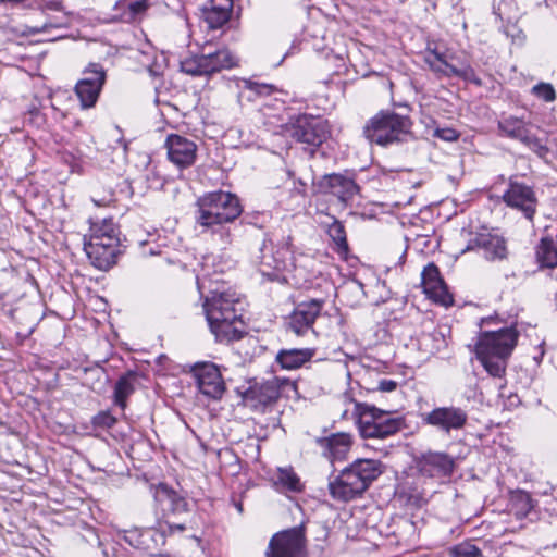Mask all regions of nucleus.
Returning a JSON list of instances; mask_svg holds the SVG:
<instances>
[{
	"label": "nucleus",
	"mask_w": 557,
	"mask_h": 557,
	"mask_svg": "<svg viewBox=\"0 0 557 557\" xmlns=\"http://www.w3.org/2000/svg\"><path fill=\"white\" fill-rule=\"evenodd\" d=\"M315 354L313 348L281 349L276 354L275 361L284 370H295L309 362Z\"/></svg>",
	"instance_id": "bb28decb"
},
{
	"label": "nucleus",
	"mask_w": 557,
	"mask_h": 557,
	"mask_svg": "<svg viewBox=\"0 0 557 557\" xmlns=\"http://www.w3.org/2000/svg\"><path fill=\"white\" fill-rule=\"evenodd\" d=\"M476 358L481 361L484 369L495 377H500L506 370V360L508 357L476 355Z\"/></svg>",
	"instance_id": "e433bc0d"
},
{
	"label": "nucleus",
	"mask_w": 557,
	"mask_h": 557,
	"mask_svg": "<svg viewBox=\"0 0 557 557\" xmlns=\"http://www.w3.org/2000/svg\"><path fill=\"white\" fill-rule=\"evenodd\" d=\"M545 4L550 10L552 15L557 18V0H545Z\"/></svg>",
	"instance_id": "4d7b16f0"
},
{
	"label": "nucleus",
	"mask_w": 557,
	"mask_h": 557,
	"mask_svg": "<svg viewBox=\"0 0 557 557\" xmlns=\"http://www.w3.org/2000/svg\"><path fill=\"white\" fill-rule=\"evenodd\" d=\"M433 136L444 141L453 143L458 140L460 134L455 128L451 127H437L434 129Z\"/></svg>",
	"instance_id": "09e8293b"
},
{
	"label": "nucleus",
	"mask_w": 557,
	"mask_h": 557,
	"mask_svg": "<svg viewBox=\"0 0 557 557\" xmlns=\"http://www.w3.org/2000/svg\"><path fill=\"white\" fill-rule=\"evenodd\" d=\"M423 424L430 425L442 433L450 434L462 430L468 422V413L460 407H436L430 412L422 413Z\"/></svg>",
	"instance_id": "f3484780"
},
{
	"label": "nucleus",
	"mask_w": 557,
	"mask_h": 557,
	"mask_svg": "<svg viewBox=\"0 0 557 557\" xmlns=\"http://www.w3.org/2000/svg\"><path fill=\"white\" fill-rule=\"evenodd\" d=\"M274 485L277 491H287L292 493H300L304 490L300 478L292 467L277 469Z\"/></svg>",
	"instance_id": "7c9ffc66"
},
{
	"label": "nucleus",
	"mask_w": 557,
	"mask_h": 557,
	"mask_svg": "<svg viewBox=\"0 0 557 557\" xmlns=\"http://www.w3.org/2000/svg\"><path fill=\"white\" fill-rule=\"evenodd\" d=\"M38 4L42 10L59 12L64 10L62 0H38Z\"/></svg>",
	"instance_id": "3c124183"
},
{
	"label": "nucleus",
	"mask_w": 557,
	"mask_h": 557,
	"mask_svg": "<svg viewBox=\"0 0 557 557\" xmlns=\"http://www.w3.org/2000/svg\"><path fill=\"white\" fill-rule=\"evenodd\" d=\"M421 284L424 293L435 302L445 307L454 304L453 295L448 292L440 269L434 262L428 263L422 270Z\"/></svg>",
	"instance_id": "aec40b11"
},
{
	"label": "nucleus",
	"mask_w": 557,
	"mask_h": 557,
	"mask_svg": "<svg viewBox=\"0 0 557 557\" xmlns=\"http://www.w3.org/2000/svg\"><path fill=\"white\" fill-rule=\"evenodd\" d=\"M265 557H308L304 525L294 527L272 535Z\"/></svg>",
	"instance_id": "6e6552de"
},
{
	"label": "nucleus",
	"mask_w": 557,
	"mask_h": 557,
	"mask_svg": "<svg viewBox=\"0 0 557 557\" xmlns=\"http://www.w3.org/2000/svg\"><path fill=\"white\" fill-rule=\"evenodd\" d=\"M242 304L238 294L231 286L211 281V329L218 320L239 321Z\"/></svg>",
	"instance_id": "1a4fd4ad"
},
{
	"label": "nucleus",
	"mask_w": 557,
	"mask_h": 557,
	"mask_svg": "<svg viewBox=\"0 0 557 557\" xmlns=\"http://www.w3.org/2000/svg\"><path fill=\"white\" fill-rule=\"evenodd\" d=\"M244 87L259 96H270L276 90L275 86L271 84L252 82L251 79H244Z\"/></svg>",
	"instance_id": "49530a36"
},
{
	"label": "nucleus",
	"mask_w": 557,
	"mask_h": 557,
	"mask_svg": "<svg viewBox=\"0 0 557 557\" xmlns=\"http://www.w3.org/2000/svg\"><path fill=\"white\" fill-rule=\"evenodd\" d=\"M237 59L228 49H221L211 52V75L222 70H228L237 66Z\"/></svg>",
	"instance_id": "c9c22d12"
},
{
	"label": "nucleus",
	"mask_w": 557,
	"mask_h": 557,
	"mask_svg": "<svg viewBox=\"0 0 557 557\" xmlns=\"http://www.w3.org/2000/svg\"><path fill=\"white\" fill-rule=\"evenodd\" d=\"M397 385L396 381L384 379L379 382L377 388L381 392H393L397 388Z\"/></svg>",
	"instance_id": "864d4df0"
},
{
	"label": "nucleus",
	"mask_w": 557,
	"mask_h": 557,
	"mask_svg": "<svg viewBox=\"0 0 557 557\" xmlns=\"http://www.w3.org/2000/svg\"><path fill=\"white\" fill-rule=\"evenodd\" d=\"M424 62L437 78L458 77L467 83L482 86L483 82L475 73L468 61L460 60L449 51L428 48L424 54Z\"/></svg>",
	"instance_id": "423d86ee"
},
{
	"label": "nucleus",
	"mask_w": 557,
	"mask_h": 557,
	"mask_svg": "<svg viewBox=\"0 0 557 557\" xmlns=\"http://www.w3.org/2000/svg\"><path fill=\"white\" fill-rule=\"evenodd\" d=\"M139 376L137 371L128 370L115 382L113 404L122 411L126 409L128 398L135 393V384L138 382Z\"/></svg>",
	"instance_id": "a878e982"
},
{
	"label": "nucleus",
	"mask_w": 557,
	"mask_h": 557,
	"mask_svg": "<svg viewBox=\"0 0 557 557\" xmlns=\"http://www.w3.org/2000/svg\"><path fill=\"white\" fill-rule=\"evenodd\" d=\"M498 129L504 136L519 140L541 158L546 157L549 152L543 139L531 134L529 123L523 119L513 115L503 116L498 121Z\"/></svg>",
	"instance_id": "4468645a"
},
{
	"label": "nucleus",
	"mask_w": 557,
	"mask_h": 557,
	"mask_svg": "<svg viewBox=\"0 0 557 557\" xmlns=\"http://www.w3.org/2000/svg\"><path fill=\"white\" fill-rule=\"evenodd\" d=\"M117 422V418L114 417L110 410L99 411L91 418V424L95 429L109 430L113 428Z\"/></svg>",
	"instance_id": "37998d69"
},
{
	"label": "nucleus",
	"mask_w": 557,
	"mask_h": 557,
	"mask_svg": "<svg viewBox=\"0 0 557 557\" xmlns=\"http://www.w3.org/2000/svg\"><path fill=\"white\" fill-rule=\"evenodd\" d=\"M242 213L238 198L230 191H211V225L233 222Z\"/></svg>",
	"instance_id": "412c9836"
},
{
	"label": "nucleus",
	"mask_w": 557,
	"mask_h": 557,
	"mask_svg": "<svg viewBox=\"0 0 557 557\" xmlns=\"http://www.w3.org/2000/svg\"><path fill=\"white\" fill-rule=\"evenodd\" d=\"M326 232L334 244L333 249L339 255L347 253L349 247L343 223L334 219Z\"/></svg>",
	"instance_id": "f704fd0d"
},
{
	"label": "nucleus",
	"mask_w": 557,
	"mask_h": 557,
	"mask_svg": "<svg viewBox=\"0 0 557 557\" xmlns=\"http://www.w3.org/2000/svg\"><path fill=\"white\" fill-rule=\"evenodd\" d=\"M145 529L134 528L131 530H125L123 539L126 543H128L132 547L139 549L140 543L143 540Z\"/></svg>",
	"instance_id": "de8ad7c7"
},
{
	"label": "nucleus",
	"mask_w": 557,
	"mask_h": 557,
	"mask_svg": "<svg viewBox=\"0 0 557 557\" xmlns=\"http://www.w3.org/2000/svg\"><path fill=\"white\" fill-rule=\"evenodd\" d=\"M313 188L317 194L335 196L344 205L351 202L360 191L352 171L324 174L318 182H313Z\"/></svg>",
	"instance_id": "f8f14e48"
},
{
	"label": "nucleus",
	"mask_w": 557,
	"mask_h": 557,
	"mask_svg": "<svg viewBox=\"0 0 557 557\" xmlns=\"http://www.w3.org/2000/svg\"><path fill=\"white\" fill-rule=\"evenodd\" d=\"M120 237V230L112 219H103L101 222H91L89 235H101Z\"/></svg>",
	"instance_id": "ea45409f"
},
{
	"label": "nucleus",
	"mask_w": 557,
	"mask_h": 557,
	"mask_svg": "<svg viewBox=\"0 0 557 557\" xmlns=\"http://www.w3.org/2000/svg\"><path fill=\"white\" fill-rule=\"evenodd\" d=\"M249 386L242 393L244 403L253 410L265 412L282 397L297 394V383L287 377L274 376L271 380L248 382Z\"/></svg>",
	"instance_id": "20e7f679"
},
{
	"label": "nucleus",
	"mask_w": 557,
	"mask_h": 557,
	"mask_svg": "<svg viewBox=\"0 0 557 557\" xmlns=\"http://www.w3.org/2000/svg\"><path fill=\"white\" fill-rule=\"evenodd\" d=\"M227 369L211 362V399H220L226 391L223 372Z\"/></svg>",
	"instance_id": "4c0bfd02"
},
{
	"label": "nucleus",
	"mask_w": 557,
	"mask_h": 557,
	"mask_svg": "<svg viewBox=\"0 0 557 557\" xmlns=\"http://www.w3.org/2000/svg\"><path fill=\"white\" fill-rule=\"evenodd\" d=\"M214 172L219 174V177H216V180H221V183H222V184H224V183L222 182V178H223V176H224V172H223L220 168H215V169H214Z\"/></svg>",
	"instance_id": "0e129e2a"
},
{
	"label": "nucleus",
	"mask_w": 557,
	"mask_h": 557,
	"mask_svg": "<svg viewBox=\"0 0 557 557\" xmlns=\"http://www.w3.org/2000/svg\"><path fill=\"white\" fill-rule=\"evenodd\" d=\"M242 321H228V320H218L213 322V329H211V333L214 334L215 341L222 344H231L235 341L242 339L247 332L244 327L236 326V323Z\"/></svg>",
	"instance_id": "cd10ccee"
},
{
	"label": "nucleus",
	"mask_w": 557,
	"mask_h": 557,
	"mask_svg": "<svg viewBox=\"0 0 557 557\" xmlns=\"http://www.w3.org/2000/svg\"><path fill=\"white\" fill-rule=\"evenodd\" d=\"M182 72L193 75H209V55H190L180 62Z\"/></svg>",
	"instance_id": "72a5a7b5"
},
{
	"label": "nucleus",
	"mask_w": 557,
	"mask_h": 557,
	"mask_svg": "<svg viewBox=\"0 0 557 557\" xmlns=\"http://www.w3.org/2000/svg\"><path fill=\"white\" fill-rule=\"evenodd\" d=\"M186 529L184 523H166V533L172 534L174 531H184Z\"/></svg>",
	"instance_id": "6e6d98bb"
},
{
	"label": "nucleus",
	"mask_w": 557,
	"mask_h": 557,
	"mask_svg": "<svg viewBox=\"0 0 557 557\" xmlns=\"http://www.w3.org/2000/svg\"><path fill=\"white\" fill-rule=\"evenodd\" d=\"M404 496L406 497V502L408 505H412L416 507H421L425 500L421 493H406L404 492Z\"/></svg>",
	"instance_id": "603ef678"
},
{
	"label": "nucleus",
	"mask_w": 557,
	"mask_h": 557,
	"mask_svg": "<svg viewBox=\"0 0 557 557\" xmlns=\"http://www.w3.org/2000/svg\"><path fill=\"white\" fill-rule=\"evenodd\" d=\"M357 423L363 438H386L401 430L404 420L373 405L357 403Z\"/></svg>",
	"instance_id": "39448f33"
},
{
	"label": "nucleus",
	"mask_w": 557,
	"mask_h": 557,
	"mask_svg": "<svg viewBox=\"0 0 557 557\" xmlns=\"http://www.w3.org/2000/svg\"><path fill=\"white\" fill-rule=\"evenodd\" d=\"M298 184H299L298 186H295L294 191L297 193L298 195L305 197L306 196V184L301 180L298 181Z\"/></svg>",
	"instance_id": "13d9d810"
},
{
	"label": "nucleus",
	"mask_w": 557,
	"mask_h": 557,
	"mask_svg": "<svg viewBox=\"0 0 557 557\" xmlns=\"http://www.w3.org/2000/svg\"><path fill=\"white\" fill-rule=\"evenodd\" d=\"M418 471L421 475L432 479L448 478L455 469V460L447 453L426 451L417 460Z\"/></svg>",
	"instance_id": "6ab92c4d"
},
{
	"label": "nucleus",
	"mask_w": 557,
	"mask_h": 557,
	"mask_svg": "<svg viewBox=\"0 0 557 557\" xmlns=\"http://www.w3.org/2000/svg\"><path fill=\"white\" fill-rule=\"evenodd\" d=\"M165 529H145L139 550H143L144 553L151 556L162 555L161 548L165 544Z\"/></svg>",
	"instance_id": "c756f323"
},
{
	"label": "nucleus",
	"mask_w": 557,
	"mask_h": 557,
	"mask_svg": "<svg viewBox=\"0 0 557 557\" xmlns=\"http://www.w3.org/2000/svg\"><path fill=\"white\" fill-rule=\"evenodd\" d=\"M21 313V310L20 309H15L12 311V315L14 319H18L20 317H17L16 314H20Z\"/></svg>",
	"instance_id": "774afa93"
},
{
	"label": "nucleus",
	"mask_w": 557,
	"mask_h": 557,
	"mask_svg": "<svg viewBox=\"0 0 557 557\" xmlns=\"http://www.w3.org/2000/svg\"><path fill=\"white\" fill-rule=\"evenodd\" d=\"M259 271L263 277L281 284L288 283L289 275L299 283L296 272V258L290 235L283 236L276 243L264 238L260 246Z\"/></svg>",
	"instance_id": "7ed1b4c3"
},
{
	"label": "nucleus",
	"mask_w": 557,
	"mask_h": 557,
	"mask_svg": "<svg viewBox=\"0 0 557 557\" xmlns=\"http://www.w3.org/2000/svg\"><path fill=\"white\" fill-rule=\"evenodd\" d=\"M202 12H203V21L209 24V10L206 7H203Z\"/></svg>",
	"instance_id": "e2e57ef3"
},
{
	"label": "nucleus",
	"mask_w": 557,
	"mask_h": 557,
	"mask_svg": "<svg viewBox=\"0 0 557 557\" xmlns=\"http://www.w3.org/2000/svg\"><path fill=\"white\" fill-rule=\"evenodd\" d=\"M315 443L321 448L322 455L331 462H334L336 460H344L347 457L354 440L350 433L339 432L318 437Z\"/></svg>",
	"instance_id": "5701e85b"
},
{
	"label": "nucleus",
	"mask_w": 557,
	"mask_h": 557,
	"mask_svg": "<svg viewBox=\"0 0 557 557\" xmlns=\"http://www.w3.org/2000/svg\"><path fill=\"white\" fill-rule=\"evenodd\" d=\"M536 259L542 268L557 267V248L550 237H543L536 248Z\"/></svg>",
	"instance_id": "473e14b6"
},
{
	"label": "nucleus",
	"mask_w": 557,
	"mask_h": 557,
	"mask_svg": "<svg viewBox=\"0 0 557 557\" xmlns=\"http://www.w3.org/2000/svg\"><path fill=\"white\" fill-rule=\"evenodd\" d=\"M125 7H126V2L124 0H119L114 4V10L119 11L120 9L125 8Z\"/></svg>",
	"instance_id": "052dcab7"
},
{
	"label": "nucleus",
	"mask_w": 557,
	"mask_h": 557,
	"mask_svg": "<svg viewBox=\"0 0 557 557\" xmlns=\"http://www.w3.org/2000/svg\"><path fill=\"white\" fill-rule=\"evenodd\" d=\"M37 325V317H35L33 319V321L30 322L26 333L24 334L25 337L29 336L34 331H35V327Z\"/></svg>",
	"instance_id": "bf43d9fd"
},
{
	"label": "nucleus",
	"mask_w": 557,
	"mask_h": 557,
	"mask_svg": "<svg viewBox=\"0 0 557 557\" xmlns=\"http://www.w3.org/2000/svg\"><path fill=\"white\" fill-rule=\"evenodd\" d=\"M405 257H406V250L401 253V256L399 257V261H398V264H403L405 262Z\"/></svg>",
	"instance_id": "338daca9"
},
{
	"label": "nucleus",
	"mask_w": 557,
	"mask_h": 557,
	"mask_svg": "<svg viewBox=\"0 0 557 557\" xmlns=\"http://www.w3.org/2000/svg\"><path fill=\"white\" fill-rule=\"evenodd\" d=\"M165 147L171 162L180 168H187L195 162L197 146L194 141L177 134L166 137Z\"/></svg>",
	"instance_id": "4be33fe9"
},
{
	"label": "nucleus",
	"mask_w": 557,
	"mask_h": 557,
	"mask_svg": "<svg viewBox=\"0 0 557 557\" xmlns=\"http://www.w3.org/2000/svg\"><path fill=\"white\" fill-rule=\"evenodd\" d=\"M132 194L127 180L106 175L94 187L91 200L98 207H108L131 198Z\"/></svg>",
	"instance_id": "a211bd4d"
},
{
	"label": "nucleus",
	"mask_w": 557,
	"mask_h": 557,
	"mask_svg": "<svg viewBox=\"0 0 557 557\" xmlns=\"http://www.w3.org/2000/svg\"><path fill=\"white\" fill-rule=\"evenodd\" d=\"M509 512L517 519L521 520L527 518L534 509L535 502L531 494L517 490L510 493L509 498Z\"/></svg>",
	"instance_id": "c85d7f7f"
},
{
	"label": "nucleus",
	"mask_w": 557,
	"mask_h": 557,
	"mask_svg": "<svg viewBox=\"0 0 557 557\" xmlns=\"http://www.w3.org/2000/svg\"><path fill=\"white\" fill-rule=\"evenodd\" d=\"M154 498L164 512L180 515L189 510V504L186 498L165 483L158 484Z\"/></svg>",
	"instance_id": "393cba45"
},
{
	"label": "nucleus",
	"mask_w": 557,
	"mask_h": 557,
	"mask_svg": "<svg viewBox=\"0 0 557 557\" xmlns=\"http://www.w3.org/2000/svg\"><path fill=\"white\" fill-rule=\"evenodd\" d=\"M519 333L513 326L479 333L474 345L476 355L509 357L517 345Z\"/></svg>",
	"instance_id": "9b49d317"
},
{
	"label": "nucleus",
	"mask_w": 557,
	"mask_h": 557,
	"mask_svg": "<svg viewBox=\"0 0 557 557\" xmlns=\"http://www.w3.org/2000/svg\"><path fill=\"white\" fill-rule=\"evenodd\" d=\"M325 305L324 298H309L295 305L287 321L288 329L298 336L313 331V325Z\"/></svg>",
	"instance_id": "dca6fc26"
},
{
	"label": "nucleus",
	"mask_w": 557,
	"mask_h": 557,
	"mask_svg": "<svg viewBox=\"0 0 557 557\" xmlns=\"http://www.w3.org/2000/svg\"><path fill=\"white\" fill-rule=\"evenodd\" d=\"M196 284H197V289L200 294V299L202 300L203 315H205L207 323L209 324V296H205L203 284L201 283V278L199 276H196Z\"/></svg>",
	"instance_id": "8fccbe9b"
},
{
	"label": "nucleus",
	"mask_w": 557,
	"mask_h": 557,
	"mask_svg": "<svg viewBox=\"0 0 557 557\" xmlns=\"http://www.w3.org/2000/svg\"><path fill=\"white\" fill-rule=\"evenodd\" d=\"M450 557H482V550L472 542L463 541L449 549Z\"/></svg>",
	"instance_id": "a19ab883"
},
{
	"label": "nucleus",
	"mask_w": 557,
	"mask_h": 557,
	"mask_svg": "<svg viewBox=\"0 0 557 557\" xmlns=\"http://www.w3.org/2000/svg\"><path fill=\"white\" fill-rule=\"evenodd\" d=\"M494 320V317H485V318H482L481 319V322H480V325H483V324H486V323H490Z\"/></svg>",
	"instance_id": "680f3d73"
},
{
	"label": "nucleus",
	"mask_w": 557,
	"mask_h": 557,
	"mask_svg": "<svg viewBox=\"0 0 557 557\" xmlns=\"http://www.w3.org/2000/svg\"><path fill=\"white\" fill-rule=\"evenodd\" d=\"M107 79V73L99 63H90L84 71V77L75 85V94L84 109L95 107Z\"/></svg>",
	"instance_id": "2eb2a0df"
},
{
	"label": "nucleus",
	"mask_w": 557,
	"mask_h": 557,
	"mask_svg": "<svg viewBox=\"0 0 557 557\" xmlns=\"http://www.w3.org/2000/svg\"><path fill=\"white\" fill-rule=\"evenodd\" d=\"M61 158L65 163H67L72 168V170L75 165H77L75 157L70 152H62Z\"/></svg>",
	"instance_id": "5fc2aeb1"
},
{
	"label": "nucleus",
	"mask_w": 557,
	"mask_h": 557,
	"mask_svg": "<svg viewBox=\"0 0 557 557\" xmlns=\"http://www.w3.org/2000/svg\"><path fill=\"white\" fill-rule=\"evenodd\" d=\"M196 206L198 207L197 212L199 213L197 218V222L205 226H209V194H205L203 196L199 197Z\"/></svg>",
	"instance_id": "a18cd8bd"
},
{
	"label": "nucleus",
	"mask_w": 557,
	"mask_h": 557,
	"mask_svg": "<svg viewBox=\"0 0 557 557\" xmlns=\"http://www.w3.org/2000/svg\"><path fill=\"white\" fill-rule=\"evenodd\" d=\"M234 505H235L236 509L238 510V512L242 513L243 512L242 502H235Z\"/></svg>",
	"instance_id": "69168bd1"
},
{
	"label": "nucleus",
	"mask_w": 557,
	"mask_h": 557,
	"mask_svg": "<svg viewBox=\"0 0 557 557\" xmlns=\"http://www.w3.org/2000/svg\"><path fill=\"white\" fill-rule=\"evenodd\" d=\"M502 200L508 208L519 211L529 222L534 221L539 199L533 186L520 182L517 176H511Z\"/></svg>",
	"instance_id": "9d476101"
},
{
	"label": "nucleus",
	"mask_w": 557,
	"mask_h": 557,
	"mask_svg": "<svg viewBox=\"0 0 557 557\" xmlns=\"http://www.w3.org/2000/svg\"><path fill=\"white\" fill-rule=\"evenodd\" d=\"M481 249L486 260H504L507 257V245L504 237L493 234H478L467 249Z\"/></svg>",
	"instance_id": "b1692460"
},
{
	"label": "nucleus",
	"mask_w": 557,
	"mask_h": 557,
	"mask_svg": "<svg viewBox=\"0 0 557 557\" xmlns=\"http://www.w3.org/2000/svg\"><path fill=\"white\" fill-rule=\"evenodd\" d=\"M234 0H211V30L221 28L232 15Z\"/></svg>",
	"instance_id": "2f4dec72"
},
{
	"label": "nucleus",
	"mask_w": 557,
	"mask_h": 557,
	"mask_svg": "<svg viewBox=\"0 0 557 557\" xmlns=\"http://www.w3.org/2000/svg\"><path fill=\"white\" fill-rule=\"evenodd\" d=\"M84 250L96 269L108 271L116 264L117 258L123 253L120 237L99 235H85Z\"/></svg>",
	"instance_id": "0eeeda50"
},
{
	"label": "nucleus",
	"mask_w": 557,
	"mask_h": 557,
	"mask_svg": "<svg viewBox=\"0 0 557 557\" xmlns=\"http://www.w3.org/2000/svg\"><path fill=\"white\" fill-rule=\"evenodd\" d=\"M412 125L413 122L408 114L383 109L366 122L362 135L370 145L386 148L413 139Z\"/></svg>",
	"instance_id": "f03ea898"
},
{
	"label": "nucleus",
	"mask_w": 557,
	"mask_h": 557,
	"mask_svg": "<svg viewBox=\"0 0 557 557\" xmlns=\"http://www.w3.org/2000/svg\"><path fill=\"white\" fill-rule=\"evenodd\" d=\"M290 135L297 141L319 147L330 137L331 129L326 120L302 114L292 123Z\"/></svg>",
	"instance_id": "ddd939ff"
},
{
	"label": "nucleus",
	"mask_w": 557,
	"mask_h": 557,
	"mask_svg": "<svg viewBox=\"0 0 557 557\" xmlns=\"http://www.w3.org/2000/svg\"><path fill=\"white\" fill-rule=\"evenodd\" d=\"M532 92L540 99L546 102L554 101L556 99V92L552 84L539 83L532 88Z\"/></svg>",
	"instance_id": "c03bdc74"
},
{
	"label": "nucleus",
	"mask_w": 557,
	"mask_h": 557,
	"mask_svg": "<svg viewBox=\"0 0 557 557\" xmlns=\"http://www.w3.org/2000/svg\"><path fill=\"white\" fill-rule=\"evenodd\" d=\"M385 466L377 459H357L329 481L333 499L349 502L361 496L383 474Z\"/></svg>",
	"instance_id": "f257e3e1"
},
{
	"label": "nucleus",
	"mask_w": 557,
	"mask_h": 557,
	"mask_svg": "<svg viewBox=\"0 0 557 557\" xmlns=\"http://www.w3.org/2000/svg\"><path fill=\"white\" fill-rule=\"evenodd\" d=\"M149 4L147 0H137L127 5L122 13L115 14L113 21H121L131 23L137 15L144 13L148 9Z\"/></svg>",
	"instance_id": "58836bf2"
},
{
	"label": "nucleus",
	"mask_w": 557,
	"mask_h": 557,
	"mask_svg": "<svg viewBox=\"0 0 557 557\" xmlns=\"http://www.w3.org/2000/svg\"><path fill=\"white\" fill-rule=\"evenodd\" d=\"M207 362H197L194 366H191V374L195 380V384L200 393L203 395H209V382L206 381V379L209 376V372H203L202 369L207 367Z\"/></svg>",
	"instance_id": "79ce46f5"
}]
</instances>
